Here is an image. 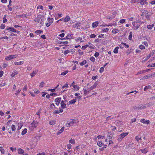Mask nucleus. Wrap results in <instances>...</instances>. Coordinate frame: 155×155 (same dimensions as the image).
Masks as SVG:
<instances>
[{
  "instance_id": "603ef678",
  "label": "nucleus",
  "mask_w": 155,
  "mask_h": 155,
  "mask_svg": "<svg viewBox=\"0 0 155 155\" xmlns=\"http://www.w3.org/2000/svg\"><path fill=\"white\" fill-rule=\"evenodd\" d=\"M90 59L91 61H92L93 62L95 61V58L93 57H92L91 58H90Z\"/></svg>"
},
{
  "instance_id": "0e129e2a",
  "label": "nucleus",
  "mask_w": 155,
  "mask_h": 155,
  "mask_svg": "<svg viewBox=\"0 0 155 155\" xmlns=\"http://www.w3.org/2000/svg\"><path fill=\"white\" fill-rule=\"evenodd\" d=\"M68 86V84L67 83H66L62 87V88H64L65 87L67 88Z\"/></svg>"
},
{
  "instance_id": "412c9836",
  "label": "nucleus",
  "mask_w": 155,
  "mask_h": 155,
  "mask_svg": "<svg viewBox=\"0 0 155 155\" xmlns=\"http://www.w3.org/2000/svg\"><path fill=\"white\" fill-rule=\"evenodd\" d=\"M23 63L24 61H21L19 62H15L14 64L15 65H20L22 64Z\"/></svg>"
},
{
  "instance_id": "680f3d73",
  "label": "nucleus",
  "mask_w": 155,
  "mask_h": 155,
  "mask_svg": "<svg viewBox=\"0 0 155 155\" xmlns=\"http://www.w3.org/2000/svg\"><path fill=\"white\" fill-rule=\"evenodd\" d=\"M59 110H55L53 114H59Z\"/></svg>"
},
{
  "instance_id": "393cba45",
  "label": "nucleus",
  "mask_w": 155,
  "mask_h": 155,
  "mask_svg": "<svg viewBox=\"0 0 155 155\" xmlns=\"http://www.w3.org/2000/svg\"><path fill=\"white\" fill-rule=\"evenodd\" d=\"M119 49V47H116L114 50V52L115 54H117L118 52V50Z\"/></svg>"
},
{
  "instance_id": "473e14b6",
  "label": "nucleus",
  "mask_w": 155,
  "mask_h": 155,
  "mask_svg": "<svg viewBox=\"0 0 155 155\" xmlns=\"http://www.w3.org/2000/svg\"><path fill=\"white\" fill-rule=\"evenodd\" d=\"M103 144L102 142L101 141H99L97 143V145L99 147H101Z\"/></svg>"
},
{
  "instance_id": "ea45409f",
  "label": "nucleus",
  "mask_w": 155,
  "mask_h": 155,
  "mask_svg": "<svg viewBox=\"0 0 155 155\" xmlns=\"http://www.w3.org/2000/svg\"><path fill=\"white\" fill-rule=\"evenodd\" d=\"M133 108L136 110H139L141 109V107L137 106H134L133 107Z\"/></svg>"
},
{
  "instance_id": "f8f14e48",
  "label": "nucleus",
  "mask_w": 155,
  "mask_h": 155,
  "mask_svg": "<svg viewBox=\"0 0 155 155\" xmlns=\"http://www.w3.org/2000/svg\"><path fill=\"white\" fill-rule=\"evenodd\" d=\"M18 153L19 154H22L24 153V151L21 148H19L18 149Z\"/></svg>"
},
{
  "instance_id": "58836bf2",
  "label": "nucleus",
  "mask_w": 155,
  "mask_h": 155,
  "mask_svg": "<svg viewBox=\"0 0 155 155\" xmlns=\"http://www.w3.org/2000/svg\"><path fill=\"white\" fill-rule=\"evenodd\" d=\"M0 150L2 153L3 154L5 153V150L2 147H0Z\"/></svg>"
},
{
  "instance_id": "5701e85b",
  "label": "nucleus",
  "mask_w": 155,
  "mask_h": 155,
  "mask_svg": "<svg viewBox=\"0 0 155 155\" xmlns=\"http://www.w3.org/2000/svg\"><path fill=\"white\" fill-rule=\"evenodd\" d=\"M64 127H62L61 129L58 132L57 135H59L63 132L64 130Z\"/></svg>"
},
{
  "instance_id": "49530a36",
  "label": "nucleus",
  "mask_w": 155,
  "mask_h": 155,
  "mask_svg": "<svg viewBox=\"0 0 155 155\" xmlns=\"http://www.w3.org/2000/svg\"><path fill=\"white\" fill-rule=\"evenodd\" d=\"M42 32V30H38L36 31L35 32L36 34H41Z\"/></svg>"
},
{
  "instance_id": "72a5a7b5",
  "label": "nucleus",
  "mask_w": 155,
  "mask_h": 155,
  "mask_svg": "<svg viewBox=\"0 0 155 155\" xmlns=\"http://www.w3.org/2000/svg\"><path fill=\"white\" fill-rule=\"evenodd\" d=\"M153 26H154L153 25H148L147 26V28L148 29H151L152 28Z\"/></svg>"
},
{
  "instance_id": "7c9ffc66",
  "label": "nucleus",
  "mask_w": 155,
  "mask_h": 155,
  "mask_svg": "<svg viewBox=\"0 0 155 155\" xmlns=\"http://www.w3.org/2000/svg\"><path fill=\"white\" fill-rule=\"evenodd\" d=\"M87 63L86 60H84L82 62L80 63V64L81 66H83Z\"/></svg>"
},
{
  "instance_id": "39448f33",
  "label": "nucleus",
  "mask_w": 155,
  "mask_h": 155,
  "mask_svg": "<svg viewBox=\"0 0 155 155\" xmlns=\"http://www.w3.org/2000/svg\"><path fill=\"white\" fill-rule=\"evenodd\" d=\"M31 127L33 129L36 128L38 125V122L37 121H33L31 124Z\"/></svg>"
},
{
  "instance_id": "052dcab7",
  "label": "nucleus",
  "mask_w": 155,
  "mask_h": 155,
  "mask_svg": "<svg viewBox=\"0 0 155 155\" xmlns=\"http://www.w3.org/2000/svg\"><path fill=\"white\" fill-rule=\"evenodd\" d=\"M1 28L2 29H4L5 28V24H2L0 26Z\"/></svg>"
},
{
  "instance_id": "a18cd8bd",
  "label": "nucleus",
  "mask_w": 155,
  "mask_h": 155,
  "mask_svg": "<svg viewBox=\"0 0 155 155\" xmlns=\"http://www.w3.org/2000/svg\"><path fill=\"white\" fill-rule=\"evenodd\" d=\"M50 107L51 109H53L55 107L54 104L53 103L50 105Z\"/></svg>"
},
{
  "instance_id": "69168bd1",
  "label": "nucleus",
  "mask_w": 155,
  "mask_h": 155,
  "mask_svg": "<svg viewBox=\"0 0 155 155\" xmlns=\"http://www.w3.org/2000/svg\"><path fill=\"white\" fill-rule=\"evenodd\" d=\"M34 21L38 23L40 21V19L39 18H36L35 19Z\"/></svg>"
},
{
  "instance_id": "2f4dec72",
  "label": "nucleus",
  "mask_w": 155,
  "mask_h": 155,
  "mask_svg": "<svg viewBox=\"0 0 155 155\" xmlns=\"http://www.w3.org/2000/svg\"><path fill=\"white\" fill-rule=\"evenodd\" d=\"M80 23H75L74 25H73V26H74V28H78V27H79L80 26Z\"/></svg>"
},
{
  "instance_id": "338daca9",
  "label": "nucleus",
  "mask_w": 155,
  "mask_h": 155,
  "mask_svg": "<svg viewBox=\"0 0 155 155\" xmlns=\"http://www.w3.org/2000/svg\"><path fill=\"white\" fill-rule=\"evenodd\" d=\"M140 25H137L136 26H135L134 28V30H137L139 28Z\"/></svg>"
},
{
  "instance_id": "774afa93",
  "label": "nucleus",
  "mask_w": 155,
  "mask_h": 155,
  "mask_svg": "<svg viewBox=\"0 0 155 155\" xmlns=\"http://www.w3.org/2000/svg\"><path fill=\"white\" fill-rule=\"evenodd\" d=\"M96 37V35H94V34H91L90 35V37L91 38H95Z\"/></svg>"
},
{
  "instance_id": "f03ea898",
  "label": "nucleus",
  "mask_w": 155,
  "mask_h": 155,
  "mask_svg": "<svg viewBox=\"0 0 155 155\" xmlns=\"http://www.w3.org/2000/svg\"><path fill=\"white\" fill-rule=\"evenodd\" d=\"M128 132H127L126 133H123L121 134L119 136V137L118 139V140L119 141L121 140L123 138H124L125 136H126L128 135Z\"/></svg>"
},
{
  "instance_id": "6ab92c4d",
  "label": "nucleus",
  "mask_w": 155,
  "mask_h": 155,
  "mask_svg": "<svg viewBox=\"0 0 155 155\" xmlns=\"http://www.w3.org/2000/svg\"><path fill=\"white\" fill-rule=\"evenodd\" d=\"M12 59H13V57L12 55H9L6 56L5 58V59L7 61L10 60Z\"/></svg>"
},
{
  "instance_id": "13d9d810",
  "label": "nucleus",
  "mask_w": 155,
  "mask_h": 155,
  "mask_svg": "<svg viewBox=\"0 0 155 155\" xmlns=\"http://www.w3.org/2000/svg\"><path fill=\"white\" fill-rule=\"evenodd\" d=\"M78 52L79 54L81 55H83L84 54V52L83 51H81L80 49L78 50Z\"/></svg>"
},
{
  "instance_id": "9d476101",
  "label": "nucleus",
  "mask_w": 155,
  "mask_h": 155,
  "mask_svg": "<svg viewBox=\"0 0 155 155\" xmlns=\"http://www.w3.org/2000/svg\"><path fill=\"white\" fill-rule=\"evenodd\" d=\"M91 90V88H88L87 89H84L83 91H84V94H86L87 93H89Z\"/></svg>"
},
{
  "instance_id": "a211bd4d",
  "label": "nucleus",
  "mask_w": 155,
  "mask_h": 155,
  "mask_svg": "<svg viewBox=\"0 0 155 155\" xmlns=\"http://www.w3.org/2000/svg\"><path fill=\"white\" fill-rule=\"evenodd\" d=\"M70 19V17L68 16H66L64 19V21L65 22H67L69 21Z\"/></svg>"
},
{
  "instance_id": "20e7f679",
  "label": "nucleus",
  "mask_w": 155,
  "mask_h": 155,
  "mask_svg": "<svg viewBox=\"0 0 155 155\" xmlns=\"http://www.w3.org/2000/svg\"><path fill=\"white\" fill-rule=\"evenodd\" d=\"M53 20L54 19L53 18H48V22L46 24V26L49 27L53 23Z\"/></svg>"
},
{
  "instance_id": "ddd939ff",
  "label": "nucleus",
  "mask_w": 155,
  "mask_h": 155,
  "mask_svg": "<svg viewBox=\"0 0 155 155\" xmlns=\"http://www.w3.org/2000/svg\"><path fill=\"white\" fill-rule=\"evenodd\" d=\"M98 82L97 81L96 82L94 83V85L93 86H91L90 88H91V89L92 90L94 88H95L97 85H98Z\"/></svg>"
},
{
  "instance_id": "a878e982",
  "label": "nucleus",
  "mask_w": 155,
  "mask_h": 155,
  "mask_svg": "<svg viewBox=\"0 0 155 155\" xmlns=\"http://www.w3.org/2000/svg\"><path fill=\"white\" fill-rule=\"evenodd\" d=\"M73 87L74 89L76 91H78V90H79V87L77 85H73Z\"/></svg>"
},
{
  "instance_id": "de8ad7c7",
  "label": "nucleus",
  "mask_w": 155,
  "mask_h": 155,
  "mask_svg": "<svg viewBox=\"0 0 155 155\" xmlns=\"http://www.w3.org/2000/svg\"><path fill=\"white\" fill-rule=\"evenodd\" d=\"M97 138H98V139H103L104 138V136H101V135H99L97 136Z\"/></svg>"
},
{
  "instance_id": "dca6fc26",
  "label": "nucleus",
  "mask_w": 155,
  "mask_h": 155,
  "mask_svg": "<svg viewBox=\"0 0 155 155\" xmlns=\"http://www.w3.org/2000/svg\"><path fill=\"white\" fill-rule=\"evenodd\" d=\"M77 99L75 98L73 100H71L69 102V104H74L76 101Z\"/></svg>"
},
{
  "instance_id": "7ed1b4c3",
  "label": "nucleus",
  "mask_w": 155,
  "mask_h": 155,
  "mask_svg": "<svg viewBox=\"0 0 155 155\" xmlns=\"http://www.w3.org/2000/svg\"><path fill=\"white\" fill-rule=\"evenodd\" d=\"M155 77V72H153L151 74H149L146 75H145L143 77L144 79H147L150 78L152 77Z\"/></svg>"
},
{
  "instance_id": "f704fd0d",
  "label": "nucleus",
  "mask_w": 155,
  "mask_h": 155,
  "mask_svg": "<svg viewBox=\"0 0 155 155\" xmlns=\"http://www.w3.org/2000/svg\"><path fill=\"white\" fill-rule=\"evenodd\" d=\"M22 125L21 123H19L18 124V128L17 129V130L18 131L21 129V127H22Z\"/></svg>"
},
{
  "instance_id": "4c0bfd02",
  "label": "nucleus",
  "mask_w": 155,
  "mask_h": 155,
  "mask_svg": "<svg viewBox=\"0 0 155 155\" xmlns=\"http://www.w3.org/2000/svg\"><path fill=\"white\" fill-rule=\"evenodd\" d=\"M66 39H70L72 38V36L70 34L68 35L66 37Z\"/></svg>"
},
{
  "instance_id": "b1692460",
  "label": "nucleus",
  "mask_w": 155,
  "mask_h": 155,
  "mask_svg": "<svg viewBox=\"0 0 155 155\" xmlns=\"http://www.w3.org/2000/svg\"><path fill=\"white\" fill-rule=\"evenodd\" d=\"M147 0H141L140 2V3L141 5H143L147 3Z\"/></svg>"
},
{
  "instance_id": "cd10ccee",
  "label": "nucleus",
  "mask_w": 155,
  "mask_h": 155,
  "mask_svg": "<svg viewBox=\"0 0 155 155\" xmlns=\"http://www.w3.org/2000/svg\"><path fill=\"white\" fill-rule=\"evenodd\" d=\"M151 86L150 85L147 86H145L144 89V91H146L147 89L151 88Z\"/></svg>"
},
{
  "instance_id": "c9c22d12",
  "label": "nucleus",
  "mask_w": 155,
  "mask_h": 155,
  "mask_svg": "<svg viewBox=\"0 0 155 155\" xmlns=\"http://www.w3.org/2000/svg\"><path fill=\"white\" fill-rule=\"evenodd\" d=\"M56 121L55 120H52L49 122L50 125H54L56 124Z\"/></svg>"
},
{
  "instance_id": "4d7b16f0",
  "label": "nucleus",
  "mask_w": 155,
  "mask_h": 155,
  "mask_svg": "<svg viewBox=\"0 0 155 155\" xmlns=\"http://www.w3.org/2000/svg\"><path fill=\"white\" fill-rule=\"evenodd\" d=\"M140 48L142 50L144 49H145V47L143 45H140L139 46Z\"/></svg>"
},
{
  "instance_id": "c85d7f7f",
  "label": "nucleus",
  "mask_w": 155,
  "mask_h": 155,
  "mask_svg": "<svg viewBox=\"0 0 155 155\" xmlns=\"http://www.w3.org/2000/svg\"><path fill=\"white\" fill-rule=\"evenodd\" d=\"M132 32L131 31H130L129 33V35L128 37V39L129 40H131L132 39Z\"/></svg>"
},
{
  "instance_id": "4be33fe9",
  "label": "nucleus",
  "mask_w": 155,
  "mask_h": 155,
  "mask_svg": "<svg viewBox=\"0 0 155 155\" xmlns=\"http://www.w3.org/2000/svg\"><path fill=\"white\" fill-rule=\"evenodd\" d=\"M17 74V72L16 71V70H15L13 71V72L11 74V76L12 77H14Z\"/></svg>"
},
{
  "instance_id": "f257e3e1",
  "label": "nucleus",
  "mask_w": 155,
  "mask_h": 155,
  "mask_svg": "<svg viewBox=\"0 0 155 155\" xmlns=\"http://www.w3.org/2000/svg\"><path fill=\"white\" fill-rule=\"evenodd\" d=\"M78 122V121L75 120H70L67 122L66 125L67 127H70L73 126L74 124Z\"/></svg>"
},
{
  "instance_id": "4468645a",
  "label": "nucleus",
  "mask_w": 155,
  "mask_h": 155,
  "mask_svg": "<svg viewBox=\"0 0 155 155\" xmlns=\"http://www.w3.org/2000/svg\"><path fill=\"white\" fill-rule=\"evenodd\" d=\"M38 70H35L34 71L31 73L30 74V75L31 76V78H33L37 73Z\"/></svg>"
},
{
  "instance_id": "1a4fd4ad",
  "label": "nucleus",
  "mask_w": 155,
  "mask_h": 155,
  "mask_svg": "<svg viewBox=\"0 0 155 155\" xmlns=\"http://www.w3.org/2000/svg\"><path fill=\"white\" fill-rule=\"evenodd\" d=\"M61 107L62 108H65L66 107V105L64 103V101L62 100L61 101Z\"/></svg>"
},
{
  "instance_id": "bb28decb",
  "label": "nucleus",
  "mask_w": 155,
  "mask_h": 155,
  "mask_svg": "<svg viewBox=\"0 0 155 155\" xmlns=\"http://www.w3.org/2000/svg\"><path fill=\"white\" fill-rule=\"evenodd\" d=\"M69 142L72 144H74L75 143V140L71 138L69 140Z\"/></svg>"
},
{
  "instance_id": "0eeeda50",
  "label": "nucleus",
  "mask_w": 155,
  "mask_h": 155,
  "mask_svg": "<svg viewBox=\"0 0 155 155\" xmlns=\"http://www.w3.org/2000/svg\"><path fill=\"white\" fill-rule=\"evenodd\" d=\"M155 53V50H153L152 51V52L146 58L143 60V62H145L149 58H150V57L153 56V54Z\"/></svg>"
},
{
  "instance_id": "3c124183",
  "label": "nucleus",
  "mask_w": 155,
  "mask_h": 155,
  "mask_svg": "<svg viewBox=\"0 0 155 155\" xmlns=\"http://www.w3.org/2000/svg\"><path fill=\"white\" fill-rule=\"evenodd\" d=\"M121 44L124 45V46H125L126 48H128L129 47V45L126 43L124 42H122Z\"/></svg>"
},
{
  "instance_id": "a19ab883",
  "label": "nucleus",
  "mask_w": 155,
  "mask_h": 155,
  "mask_svg": "<svg viewBox=\"0 0 155 155\" xmlns=\"http://www.w3.org/2000/svg\"><path fill=\"white\" fill-rule=\"evenodd\" d=\"M119 32V30L118 29H113L112 31V32L114 34H116Z\"/></svg>"
},
{
  "instance_id": "79ce46f5",
  "label": "nucleus",
  "mask_w": 155,
  "mask_h": 155,
  "mask_svg": "<svg viewBox=\"0 0 155 155\" xmlns=\"http://www.w3.org/2000/svg\"><path fill=\"white\" fill-rule=\"evenodd\" d=\"M16 126L14 125H12L11 127V129L12 131H14L16 129Z\"/></svg>"
},
{
  "instance_id": "864d4df0",
  "label": "nucleus",
  "mask_w": 155,
  "mask_h": 155,
  "mask_svg": "<svg viewBox=\"0 0 155 155\" xmlns=\"http://www.w3.org/2000/svg\"><path fill=\"white\" fill-rule=\"evenodd\" d=\"M125 22V19H121L119 21V22L120 23H124Z\"/></svg>"
},
{
  "instance_id": "8fccbe9b",
  "label": "nucleus",
  "mask_w": 155,
  "mask_h": 155,
  "mask_svg": "<svg viewBox=\"0 0 155 155\" xmlns=\"http://www.w3.org/2000/svg\"><path fill=\"white\" fill-rule=\"evenodd\" d=\"M45 84V82H42L40 83V85L39 86L40 87H43V85Z\"/></svg>"
},
{
  "instance_id": "bf43d9fd",
  "label": "nucleus",
  "mask_w": 155,
  "mask_h": 155,
  "mask_svg": "<svg viewBox=\"0 0 155 155\" xmlns=\"http://www.w3.org/2000/svg\"><path fill=\"white\" fill-rule=\"evenodd\" d=\"M71 145L70 144H68L67 146V148L68 149H70L71 148Z\"/></svg>"
},
{
  "instance_id": "e2e57ef3",
  "label": "nucleus",
  "mask_w": 155,
  "mask_h": 155,
  "mask_svg": "<svg viewBox=\"0 0 155 155\" xmlns=\"http://www.w3.org/2000/svg\"><path fill=\"white\" fill-rule=\"evenodd\" d=\"M109 30V29L108 28H106L102 29V31L104 32H107Z\"/></svg>"
},
{
  "instance_id": "37998d69",
  "label": "nucleus",
  "mask_w": 155,
  "mask_h": 155,
  "mask_svg": "<svg viewBox=\"0 0 155 155\" xmlns=\"http://www.w3.org/2000/svg\"><path fill=\"white\" fill-rule=\"evenodd\" d=\"M68 70H66V71L62 72L61 73V75H64V76L65 75L67 74V73H68Z\"/></svg>"
},
{
  "instance_id": "e433bc0d",
  "label": "nucleus",
  "mask_w": 155,
  "mask_h": 155,
  "mask_svg": "<svg viewBox=\"0 0 155 155\" xmlns=\"http://www.w3.org/2000/svg\"><path fill=\"white\" fill-rule=\"evenodd\" d=\"M75 40L77 42H78L79 41H81V42H83V41H81L82 40V38L81 37H79L78 38H77Z\"/></svg>"
},
{
  "instance_id": "09e8293b",
  "label": "nucleus",
  "mask_w": 155,
  "mask_h": 155,
  "mask_svg": "<svg viewBox=\"0 0 155 155\" xmlns=\"http://www.w3.org/2000/svg\"><path fill=\"white\" fill-rule=\"evenodd\" d=\"M155 66V63L154 64H150L148 65V67H153Z\"/></svg>"
},
{
  "instance_id": "6e6d98bb",
  "label": "nucleus",
  "mask_w": 155,
  "mask_h": 155,
  "mask_svg": "<svg viewBox=\"0 0 155 155\" xmlns=\"http://www.w3.org/2000/svg\"><path fill=\"white\" fill-rule=\"evenodd\" d=\"M104 70V68L103 67H101V68H100V70H99V72L100 73H102Z\"/></svg>"
},
{
  "instance_id": "f3484780",
  "label": "nucleus",
  "mask_w": 155,
  "mask_h": 155,
  "mask_svg": "<svg viewBox=\"0 0 155 155\" xmlns=\"http://www.w3.org/2000/svg\"><path fill=\"white\" fill-rule=\"evenodd\" d=\"M115 124L117 126H120V125H121L122 123V121H119V120H116L115 121Z\"/></svg>"
},
{
  "instance_id": "5fc2aeb1",
  "label": "nucleus",
  "mask_w": 155,
  "mask_h": 155,
  "mask_svg": "<svg viewBox=\"0 0 155 155\" xmlns=\"http://www.w3.org/2000/svg\"><path fill=\"white\" fill-rule=\"evenodd\" d=\"M141 139V137H139L138 136H136L135 137V140L137 141H138Z\"/></svg>"
},
{
  "instance_id": "2eb2a0df",
  "label": "nucleus",
  "mask_w": 155,
  "mask_h": 155,
  "mask_svg": "<svg viewBox=\"0 0 155 155\" xmlns=\"http://www.w3.org/2000/svg\"><path fill=\"white\" fill-rule=\"evenodd\" d=\"M98 23L99 22L98 21H96L92 24V26L93 28H95L97 26Z\"/></svg>"
},
{
  "instance_id": "aec40b11",
  "label": "nucleus",
  "mask_w": 155,
  "mask_h": 155,
  "mask_svg": "<svg viewBox=\"0 0 155 155\" xmlns=\"http://www.w3.org/2000/svg\"><path fill=\"white\" fill-rule=\"evenodd\" d=\"M8 30L10 31H13L14 32H16L15 29L11 27L8 28Z\"/></svg>"
},
{
  "instance_id": "c756f323",
  "label": "nucleus",
  "mask_w": 155,
  "mask_h": 155,
  "mask_svg": "<svg viewBox=\"0 0 155 155\" xmlns=\"http://www.w3.org/2000/svg\"><path fill=\"white\" fill-rule=\"evenodd\" d=\"M27 132V129L26 128H25L21 132V135H24Z\"/></svg>"
},
{
  "instance_id": "c03bdc74",
  "label": "nucleus",
  "mask_w": 155,
  "mask_h": 155,
  "mask_svg": "<svg viewBox=\"0 0 155 155\" xmlns=\"http://www.w3.org/2000/svg\"><path fill=\"white\" fill-rule=\"evenodd\" d=\"M60 43L62 44V45L64 44H67L68 43V41H61Z\"/></svg>"
},
{
  "instance_id": "9b49d317",
  "label": "nucleus",
  "mask_w": 155,
  "mask_h": 155,
  "mask_svg": "<svg viewBox=\"0 0 155 155\" xmlns=\"http://www.w3.org/2000/svg\"><path fill=\"white\" fill-rule=\"evenodd\" d=\"M140 151L142 153L145 154L148 152V150L147 148H146L143 149H141Z\"/></svg>"
},
{
  "instance_id": "6e6552de",
  "label": "nucleus",
  "mask_w": 155,
  "mask_h": 155,
  "mask_svg": "<svg viewBox=\"0 0 155 155\" xmlns=\"http://www.w3.org/2000/svg\"><path fill=\"white\" fill-rule=\"evenodd\" d=\"M140 121L141 123H142L146 124H148L150 123V121L149 120H146L144 119H141Z\"/></svg>"
},
{
  "instance_id": "423d86ee",
  "label": "nucleus",
  "mask_w": 155,
  "mask_h": 155,
  "mask_svg": "<svg viewBox=\"0 0 155 155\" xmlns=\"http://www.w3.org/2000/svg\"><path fill=\"white\" fill-rule=\"evenodd\" d=\"M61 99V97H58L56 98L55 100V102L56 105L58 106L59 105Z\"/></svg>"
}]
</instances>
